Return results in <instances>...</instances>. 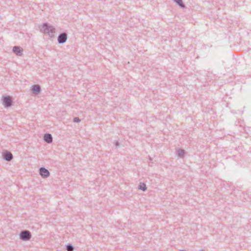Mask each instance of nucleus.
<instances>
[{
  "label": "nucleus",
  "instance_id": "obj_1",
  "mask_svg": "<svg viewBox=\"0 0 251 251\" xmlns=\"http://www.w3.org/2000/svg\"><path fill=\"white\" fill-rule=\"evenodd\" d=\"M40 31L45 34H47L50 37L52 38L54 36L55 28L48 23H44L42 25V28L40 29Z\"/></svg>",
  "mask_w": 251,
  "mask_h": 251
},
{
  "label": "nucleus",
  "instance_id": "obj_2",
  "mask_svg": "<svg viewBox=\"0 0 251 251\" xmlns=\"http://www.w3.org/2000/svg\"><path fill=\"white\" fill-rule=\"evenodd\" d=\"M19 238L22 241H29L31 238V233L29 230H23L19 234Z\"/></svg>",
  "mask_w": 251,
  "mask_h": 251
},
{
  "label": "nucleus",
  "instance_id": "obj_3",
  "mask_svg": "<svg viewBox=\"0 0 251 251\" xmlns=\"http://www.w3.org/2000/svg\"><path fill=\"white\" fill-rule=\"evenodd\" d=\"M2 104L6 107L11 106L12 104V100L11 98L9 96L4 97L2 99Z\"/></svg>",
  "mask_w": 251,
  "mask_h": 251
},
{
  "label": "nucleus",
  "instance_id": "obj_4",
  "mask_svg": "<svg viewBox=\"0 0 251 251\" xmlns=\"http://www.w3.org/2000/svg\"><path fill=\"white\" fill-rule=\"evenodd\" d=\"M67 34L66 32H63L58 36L57 41L59 44H62L67 41Z\"/></svg>",
  "mask_w": 251,
  "mask_h": 251
},
{
  "label": "nucleus",
  "instance_id": "obj_5",
  "mask_svg": "<svg viewBox=\"0 0 251 251\" xmlns=\"http://www.w3.org/2000/svg\"><path fill=\"white\" fill-rule=\"evenodd\" d=\"M2 158L7 162H10L13 159L12 153L8 151H4L2 155Z\"/></svg>",
  "mask_w": 251,
  "mask_h": 251
},
{
  "label": "nucleus",
  "instance_id": "obj_6",
  "mask_svg": "<svg viewBox=\"0 0 251 251\" xmlns=\"http://www.w3.org/2000/svg\"><path fill=\"white\" fill-rule=\"evenodd\" d=\"M39 174L43 178H46L49 176L50 172L49 170L44 167H41L39 169Z\"/></svg>",
  "mask_w": 251,
  "mask_h": 251
},
{
  "label": "nucleus",
  "instance_id": "obj_7",
  "mask_svg": "<svg viewBox=\"0 0 251 251\" xmlns=\"http://www.w3.org/2000/svg\"><path fill=\"white\" fill-rule=\"evenodd\" d=\"M13 52L17 55L21 56L23 54V49L19 46H14L13 48Z\"/></svg>",
  "mask_w": 251,
  "mask_h": 251
},
{
  "label": "nucleus",
  "instance_id": "obj_8",
  "mask_svg": "<svg viewBox=\"0 0 251 251\" xmlns=\"http://www.w3.org/2000/svg\"><path fill=\"white\" fill-rule=\"evenodd\" d=\"M41 90V88L40 85H35L32 86L31 91L33 94L37 95L40 93Z\"/></svg>",
  "mask_w": 251,
  "mask_h": 251
},
{
  "label": "nucleus",
  "instance_id": "obj_9",
  "mask_svg": "<svg viewBox=\"0 0 251 251\" xmlns=\"http://www.w3.org/2000/svg\"><path fill=\"white\" fill-rule=\"evenodd\" d=\"M44 141L49 144H50L52 142V137L51 134L46 133L44 135Z\"/></svg>",
  "mask_w": 251,
  "mask_h": 251
},
{
  "label": "nucleus",
  "instance_id": "obj_10",
  "mask_svg": "<svg viewBox=\"0 0 251 251\" xmlns=\"http://www.w3.org/2000/svg\"><path fill=\"white\" fill-rule=\"evenodd\" d=\"M175 2H176L178 5H179L182 8H185V5L183 3L182 0H173Z\"/></svg>",
  "mask_w": 251,
  "mask_h": 251
},
{
  "label": "nucleus",
  "instance_id": "obj_11",
  "mask_svg": "<svg viewBox=\"0 0 251 251\" xmlns=\"http://www.w3.org/2000/svg\"><path fill=\"white\" fill-rule=\"evenodd\" d=\"M138 189L143 191H145L147 190V188L146 187V184L144 183L140 182L138 186Z\"/></svg>",
  "mask_w": 251,
  "mask_h": 251
},
{
  "label": "nucleus",
  "instance_id": "obj_12",
  "mask_svg": "<svg viewBox=\"0 0 251 251\" xmlns=\"http://www.w3.org/2000/svg\"><path fill=\"white\" fill-rule=\"evenodd\" d=\"M66 249L68 251H73L74 250V247L72 244H68L66 246Z\"/></svg>",
  "mask_w": 251,
  "mask_h": 251
},
{
  "label": "nucleus",
  "instance_id": "obj_13",
  "mask_svg": "<svg viewBox=\"0 0 251 251\" xmlns=\"http://www.w3.org/2000/svg\"><path fill=\"white\" fill-rule=\"evenodd\" d=\"M184 153H185V151L184 150L179 149L177 151V155L181 157L183 156Z\"/></svg>",
  "mask_w": 251,
  "mask_h": 251
},
{
  "label": "nucleus",
  "instance_id": "obj_14",
  "mask_svg": "<svg viewBox=\"0 0 251 251\" xmlns=\"http://www.w3.org/2000/svg\"><path fill=\"white\" fill-rule=\"evenodd\" d=\"M74 123H79L80 122V119L78 117H75L73 119Z\"/></svg>",
  "mask_w": 251,
  "mask_h": 251
},
{
  "label": "nucleus",
  "instance_id": "obj_15",
  "mask_svg": "<svg viewBox=\"0 0 251 251\" xmlns=\"http://www.w3.org/2000/svg\"><path fill=\"white\" fill-rule=\"evenodd\" d=\"M119 145H120V144H119V142L118 141H116L115 142V147L117 148V147H118L119 146Z\"/></svg>",
  "mask_w": 251,
  "mask_h": 251
},
{
  "label": "nucleus",
  "instance_id": "obj_16",
  "mask_svg": "<svg viewBox=\"0 0 251 251\" xmlns=\"http://www.w3.org/2000/svg\"><path fill=\"white\" fill-rule=\"evenodd\" d=\"M201 251H204L203 250H201Z\"/></svg>",
  "mask_w": 251,
  "mask_h": 251
}]
</instances>
